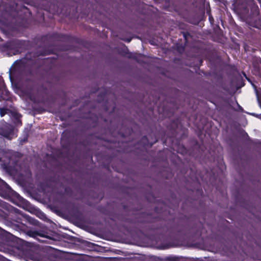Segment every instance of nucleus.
<instances>
[{"mask_svg": "<svg viewBox=\"0 0 261 261\" xmlns=\"http://www.w3.org/2000/svg\"><path fill=\"white\" fill-rule=\"evenodd\" d=\"M2 135L4 136H5L6 138H8V139H11V137H10V134H6V133H2Z\"/></svg>", "mask_w": 261, "mask_h": 261, "instance_id": "1", "label": "nucleus"}, {"mask_svg": "<svg viewBox=\"0 0 261 261\" xmlns=\"http://www.w3.org/2000/svg\"><path fill=\"white\" fill-rule=\"evenodd\" d=\"M0 111H1V109H0ZM0 113H1V116H3V115H4L3 113H2L1 111H0Z\"/></svg>", "mask_w": 261, "mask_h": 261, "instance_id": "2", "label": "nucleus"}]
</instances>
